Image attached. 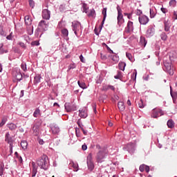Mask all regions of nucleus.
I'll use <instances>...</instances> for the list:
<instances>
[{
  "mask_svg": "<svg viewBox=\"0 0 177 177\" xmlns=\"http://www.w3.org/2000/svg\"><path fill=\"white\" fill-rule=\"evenodd\" d=\"M3 53H8V50H4L3 44H0V55H3Z\"/></svg>",
  "mask_w": 177,
  "mask_h": 177,
  "instance_id": "nucleus-34",
  "label": "nucleus"
},
{
  "mask_svg": "<svg viewBox=\"0 0 177 177\" xmlns=\"http://www.w3.org/2000/svg\"><path fill=\"white\" fill-rule=\"evenodd\" d=\"M102 13L104 17H103V20L101 24V28H103V26L104 25V21H106V17H107V8H104L102 9Z\"/></svg>",
  "mask_w": 177,
  "mask_h": 177,
  "instance_id": "nucleus-20",
  "label": "nucleus"
},
{
  "mask_svg": "<svg viewBox=\"0 0 177 177\" xmlns=\"http://www.w3.org/2000/svg\"><path fill=\"white\" fill-rule=\"evenodd\" d=\"M19 45L21 46V48H24L25 49L26 48V44L23 42H19Z\"/></svg>",
  "mask_w": 177,
  "mask_h": 177,
  "instance_id": "nucleus-59",
  "label": "nucleus"
},
{
  "mask_svg": "<svg viewBox=\"0 0 177 177\" xmlns=\"http://www.w3.org/2000/svg\"><path fill=\"white\" fill-rule=\"evenodd\" d=\"M32 23V19H31V17H30V16L28 15H26L25 17V24H26V26H30L29 29H28V33L29 34V35H32L34 32L33 27L31 26Z\"/></svg>",
  "mask_w": 177,
  "mask_h": 177,
  "instance_id": "nucleus-4",
  "label": "nucleus"
},
{
  "mask_svg": "<svg viewBox=\"0 0 177 177\" xmlns=\"http://www.w3.org/2000/svg\"><path fill=\"white\" fill-rule=\"evenodd\" d=\"M169 6H172V8H175L176 6V0H171L169 1Z\"/></svg>",
  "mask_w": 177,
  "mask_h": 177,
  "instance_id": "nucleus-40",
  "label": "nucleus"
},
{
  "mask_svg": "<svg viewBox=\"0 0 177 177\" xmlns=\"http://www.w3.org/2000/svg\"><path fill=\"white\" fill-rule=\"evenodd\" d=\"M118 106L120 111H124V110H125V105L124 104V102H119Z\"/></svg>",
  "mask_w": 177,
  "mask_h": 177,
  "instance_id": "nucleus-24",
  "label": "nucleus"
},
{
  "mask_svg": "<svg viewBox=\"0 0 177 177\" xmlns=\"http://www.w3.org/2000/svg\"><path fill=\"white\" fill-rule=\"evenodd\" d=\"M86 164L88 170L92 172L95 169V163L93 162V158H92V153H89L87 156Z\"/></svg>",
  "mask_w": 177,
  "mask_h": 177,
  "instance_id": "nucleus-3",
  "label": "nucleus"
},
{
  "mask_svg": "<svg viewBox=\"0 0 177 177\" xmlns=\"http://www.w3.org/2000/svg\"><path fill=\"white\" fill-rule=\"evenodd\" d=\"M164 26H165V31H169V29L171 28V26H169V22L168 21H164Z\"/></svg>",
  "mask_w": 177,
  "mask_h": 177,
  "instance_id": "nucleus-30",
  "label": "nucleus"
},
{
  "mask_svg": "<svg viewBox=\"0 0 177 177\" xmlns=\"http://www.w3.org/2000/svg\"><path fill=\"white\" fill-rule=\"evenodd\" d=\"M149 13H150V18L154 19V17H156V15L157 14V11L156 10L155 8H150Z\"/></svg>",
  "mask_w": 177,
  "mask_h": 177,
  "instance_id": "nucleus-23",
  "label": "nucleus"
},
{
  "mask_svg": "<svg viewBox=\"0 0 177 177\" xmlns=\"http://www.w3.org/2000/svg\"><path fill=\"white\" fill-rule=\"evenodd\" d=\"M79 115L81 118H86L88 117V109L86 107L80 109L79 110Z\"/></svg>",
  "mask_w": 177,
  "mask_h": 177,
  "instance_id": "nucleus-16",
  "label": "nucleus"
},
{
  "mask_svg": "<svg viewBox=\"0 0 177 177\" xmlns=\"http://www.w3.org/2000/svg\"><path fill=\"white\" fill-rule=\"evenodd\" d=\"M140 44L142 46H146L147 44V41H146V39L143 37H141L140 39Z\"/></svg>",
  "mask_w": 177,
  "mask_h": 177,
  "instance_id": "nucleus-29",
  "label": "nucleus"
},
{
  "mask_svg": "<svg viewBox=\"0 0 177 177\" xmlns=\"http://www.w3.org/2000/svg\"><path fill=\"white\" fill-rule=\"evenodd\" d=\"M109 89H111V91H115V88L114 87V86L106 85L103 86L104 91H109Z\"/></svg>",
  "mask_w": 177,
  "mask_h": 177,
  "instance_id": "nucleus-26",
  "label": "nucleus"
},
{
  "mask_svg": "<svg viewBox=\"0 0 177 177\" xmlns=\"http://www.w3.org/2000/svg\"><path fill=\"white\" fill-rule=\"evenodd\" d=\"M118 10V26H121L122 23H124V15H122V10L120 8V6H117Z\"/></svg>",
  "mask_w": 177,
  "mask_h": 177,
  "instance_id": "nucleus-9",
  "label": "nucleus"
},
{
  "mask_svg": "<svg viewBox=\"0 0 177 177\" xmlns=\"http://www.w3.org/2000/svg\"><path fill=\"white\" fill-rule=\"evenodd\" d=\"M138 21L140 24H142V26H146L149 21H150V19H149V17L146 15H140L138 17Z\"/></svg>",
  "mask_w": 177,
  "mask_h": 177,
  "instance_id": "nucleus-12",
  "label": "nucleus"
},
{
  "mask_svg": "<svg viewBox=\"0 0 177 177\" xmlns=\"http://www.w3.org/2000/svg\"><path fill=\"white\" fill-rule=\"evenodd\" d=\"M80 62H82V63H85V59H84V56L82 55H81L80 56Z\"/></svg>",
  "mask_w": 177,
  "mask_h": 177,
  "instance_id": "nucleus-54",
  "label": "nucleus"
},
{
  "mask_svg": "<svg viewBox=\"0 0 177 177\" xmlns=\"http://www.w3.org/2000/svg\"><path fill=\"white\" fill-rule=\"evenodd\" d=\"M39 115H41V110H39V109H36L33 113V117L37 118V117H39Z\"/></svg>",
  "mask_w": 177,
  "mask_h": 177,
  "instance_id": "nucleus-31",
  "label": "nucleus"
},
{
  "mask_svg": "<svg viewBox=\"0 0 177 177\" xmlns=\"http://www.w3.org/2000/svg\"><path fill=\"white\" fill-rule=\"evenodd\" d=\"M39 145H44V140H39Z\"/></svg>",
  "mask_w": 177,
  "mask_h": 177,
  "instance_id": "nucleus-63",
  "label": "nucleus"
},
{
  "mask_svg": "<svg viewBox=\"0 0 177 177\" xmlns=\"http://www.w3.org/2000/svg\"><path fill=\"white\" fill-rule=\"evenodd\" d=\"M82 8H83V12H84L85 13H88V8H86V3H83Z\"/></svg>",
  "mask_w": 177,
  "mask_h": 177,
  "instance_id": "nucleus-44",
  "label": "nucleus"
},
{
  "mask_svg": "<svg viewBox=\"0 0 177 177\" xmlns=\"http://www.w3.org/2000/svg\"><path fill=\"white\" fill-rule=\"evenodd\" d=\"M138 107H140V109H143L145 107V104H143V100H140L138 102Z\"/></svg>",
  "mask_w": 177,
  "mask_h": 177,
  "instance_id": "nucleus-41",
  "label": "nucleus"
},
{
  "mask_svg": "<svg viewBox=\"0 0 177 177\" xmlns=\"http://www.w3.org/2000/svg\"><path fill=\"white\" fill-rule=\"evenodd\" d=\"M77 84L80 88H82V89H86V88H88V86H86V84H85L84 82L78 81Z\"/></svg>",
  "mask_w": 177,
  "mask_h": 177,
  "instance_id": "nucleus-25",
  "label": "nucleus"
},
{
  "mask_svg": "<svg viewBox=\"0 0 177 177\" xmlns=\"http://www.w3.org/2000/svg\"><path fill=\"white\" fill-rule=\"evenodd\" d=\"M88 17H93L94 19L96 17V11L95 9H91L90 10V13L88 14Z\"/></svg>",
  "mask_w": 177,
  "mask_h": 177,
  "instance_id": "nucleus-28",
  "label": "nucleus"
},
{
  "mask_svg": "<svg viewBox=\"0 0 177 177\" xmlns=\"http://www.w3.org/2000/svg\"><path fill=\"white\" fill-rule=\"evenodd\" d=\"M115 80H121L122 78V72L118 71V74L114 76Z\"/></svg>",
  "mask_w": 177,
  "mask_h": 177,
  "instance_id": "nucleus-37",
  "label": "nucleus"
},
{
  "mask_svg": "<svg viewBox=\"0 0 177 177\" xmlns=\"http://www.w3.org/2000/svg\"><path fill=\"white\" fill-rule=\"evenodd\" d=\"M41 75H36L34 77V84L35 85H37V84H39V82H41Z\"/></svg>",
  "mask_w": 177,
  "mask_h": 177,
  "instance_id": "nucleus-22",
  "label": "nucleus"
},
{
  "mask_svg": "<svg viewBox=\"0 0 177 177\" xmlns=\"http://www.w3.org/2000/svg\"><path fill=\"white\" fill-rule=\"evenodd\" d=\"M172 19L173 20H177V11L173 12Z\"/></svg>",
  "mask_w": 177,
  "mask_h": 177,
  "instance_id": "nucleus-46",
  "label": "nucleus"
},
{
  "mask_svg": "<svg viewBox=\"0 0 177 177\" xmlns=\"http://www.w3.org/2000/svg\"><path fill=\"white\" fill-rule=\"evenodd\" d=\"M3 175V167L2 166H0V176H2Z\"/></svg>",
  "mask_w": 177,
  "mask_h": 177,
  "instance_id": "nucleus-53",
  "label": "nucleus"
},
{
  "mask_svg": "<svg viewBox=\"0 0 177 177\" xmlns=\"http://www.w3.org/2000/svg\"><path fill=\"white\" fill-rule=\"evenodd\" d=\"M161 12H162V13H167V12H168V10L167 8H162L160 9Z\"/></svg>",
  "mask_w": 177,
  "mask_h": 177,
  "instance_id": "nucleus-56",
  "label": "nucleus"
},
{
  "mask_svg": "<svg viewBox=\"0 0 177 177\" xmlns=\"http://www.w3.org/2000/svg\"><path fill=\"white\" fill-rule=\"evenodd\" d=\"M64 107L67 113H71V111H76L77 110V106L70 102L65 103Z\"/></svg>",
  "mask_w": 177,
  "mask_h": 177,
  "instance_id": "nucleus-10",
  "label": "nucleus"
},
{
  "mask_svg": "<svg viewBox=\"0 0 177 177\" xmlns=\"http://www.w3.org/2000/svg\"><path fill=\"white\" fill-rule=\"evenodd\" d=\"M81 130L82 131L84 135H88V131L84 129V127H81Z\"/></svg>",
  "mask_w": 177,
  "mask_h": 177,
  "instance_id": "nucleus-55",
  "label": "nucleus"
},
{
  "mask_svg": "<svg viewBox=\"0 0 177 177\" xmlns=\"http://www.w3.org/2000/svg\"><path fill=\"white\" fill-rule=\"evenodd\" d=\"M29 5L30 8H34V6H35V3L34 2V0H29Z\"/></svg>",
  "mask_w": 177,
  "mask_h": 177,
  "instance_id": "nucleus-43",
  "label": "nucleus"
},
{
  "mask_svg": "<svg viewBox=\"0 0 177 177\" xmlns=\"http://www.w3.org/2000/svg\"><path fill=\"white\" fill-rule=\"evenodd\" d=\"M73 167L75 171L77 172V171H78V164L73 163Z\"/></svg>",
  "mask_w": 177,
  "mask_h": 177,
  "instance_id": "nucleus-49",
  "label": "nucleus"
},
{
  "mask_svg": "<svg viewBox=\"0 0 177 177\" xmlns=\"http://www.w3.org/2000/svg\"><path fill=\"white\" fill-rule=\"evenodd\" d=\"M49 27V22L46 20H41L39 22L37 30L39 31H46Z\"/></svg>",
  "mask_w": 177,
  "mask_h": 177,
  "instance_id": "nucleus-5",
  "label": "nucleus"
},
{
  "mask_svg": "<svg viewBox=\"0 0 177 177\" xmlns=\"http://www.w3.org/2000/svg\"><path fill=\"white\" fill-rule=\"evenodd\" d=\"M24 96V91L21 90L20 93L19 97H23Z\"/></svg>",
  "mask_w": 177,
  "mask_h": 177,
  "instance_id": "nucleus-62",
  "label": "nucleus"
},
{
  "mask_svg": "<svg viewBox=\"0 0 177 177\" xmlns=\"http://www.w3.org/2000/svg\"><path fill=\"white\" fill-rule=\"evenodd\" d=\"M6 39H9V40L12 39V35H8V36L6 37Z\"/></svg>",
  "mask_w": 177,
  "mask_h": 177,
  "instance_id": "nucleus-64",
  "label": "nucleus"
},
{
  "mask_svg": "<svg viewBox=\"0 0 177 177\" xmlns=\"http://www.w3.org/2000/svg\"><path fill=\"white\" fill-rule=\"evenodd\" d=\"M13 75H14L15 78H16L17 81H21V80L23 78V75L21 74V72H20V71H14Z\"/></svg>",
  "mask_w": 177,
  "mask_h": 177,
  "instance_id": "nucleus-19",
  "label": "nucleus"
},
{
  "mask_svg": "<svg viewBox=\"0 0 177 177\" xmlns=\"http://www.w3.org/2000/svg\"><path fill=\"white\" fill-rule=\"evenodd\" d=\"M86 149H88V146H86V145H83L82 146V149L85 151V150H86Z\"/></svg>",
  "mask_w": 177,
  "mask_h": 177,
  "instance_id": "nucleus-58",
  "label": "nucleus"
},
{
  "mask_svg": "<svg viewBox=\"0 0 177 177\" xmlns=\"http://www.w3.org/2000/svg\"><path fill=\"white\" fill-rule=\"evenodd\" d=\"M145 171H146L147 172H149L150 171V167H149V166L147 165H145Z\"/></svg>",
  "mask_w": 177,
  "mask_h": 177,
  "instance_id": "nucleus-60",
  "label": "nucleus"
},
{
  "mask_svg": "<svg viewBox=\"0 0 177 177\" xmlns=\"http://www.w3.org/2000/svg\"><path fill=\"white\" fill-rule=\"evenodd\" d=\"M133 31V22L129 21L127 26L124 29V34H131Z\"/></svg>",
  "mask_w": 177,
  "mask_h": 177,
  "instance_id": "nucleus-13",
  "label": "nucleus"
},
{
  "mask_svg": "<svg viewBox=\"0 0 177 177\" xmlns=\"http://www.w3.org/2000/svg\"><path fill=\"white\" fill-rule=\"evenodd\" d=\"M32 46H38L39 45V41H35L31 42Z\"/></svg>",
  "mask_w": 177,
  "mask_h": 177,
  "instance_id": "nucleus-45",
  "label": "nucleus"
},
{
  "mask_svg": "<svg viewBox=\"0 0 177 177\" xmlns=\"http://www.w3.org/2000/svg\"><path fill=\"white\" fill-rule=\"evenodd\" d=\"M7 127L10 131H16V129H17V125L15 124L14 123L8 124Z\"/></svg>",
  "mask_w": 177,
  "mask_h": 177,
  "instance_id": "nucleus-21",
  "label": "nucleus"
},
{
  "mask_svg": "<svg viewBox=\"0 0 177 177\" xmlns=\"http://www.w3.org/2000/svg\"><path fill=\"white\" fill-rule=\"evenodd\" d=\"M81 23L78 22L77 21H75L72 22V30L74 31V34L76 35V37H78V31L81 30Z\"/></svg>",
  "mask_w": 177,
  "mask_h": 177,
  "instance_id": "nucleus-7",
  "label": "nucleus"
},
{
  "mask_svg": "<svg viewBox=\"0 0 177 177\" xmlns=\"http://www.w3.org/2000/svg\"><path fill=\"white\" fill-rule=\"evenodd\" d=\"M5 124H6V120L3 119L1 122L0 123V127H3L5 125Z\"/></svg>",
  "mask_w": 177,
  "mask_h": 177,
  "instance_id": "nucleus-51",
  "label": "nucleus"
},
{
  "mask_svg": "<svg viewBox=\"0 0 177 177\" xmlns=\"http://www.w3.org/2000/svg\"><path fill=\"white\" fill-rule=\"evenodd\" d=\"M145 165H140V167H139V169H140V172H143L145 171Z\"/></svg>",
  "mask_w": 177,
  "mask_h": 177,
  "instance_id": "nucleus-50",
  "label": "nucleus"
},
{
  "mask_svg": "<svg viewBox=\"0 0 177 177\" xmlns=\"http://www.w3.org/2000/svg\"><path fill=\"white\" fill-rule=\"evenodd\" d=\"M41 16L44 20H49L50 19V11L48 9L43 10Z\"/></svg>",
  "mask_w": 177,
  "mask_h": 177,
  "instance_id": "nucleus-14",
  "label": "nucleus"
},
{
  "mask_svg": "<svg viewBox=\"0 0 177 177\" xmlns=\"http://www.w3.org/2000/svg\"><path fill=\"white\" fill-rule=\"evenodd\" d=\"M162 41H167V39H168V36L167 35V34L164 32H162L160 35Z\"/></svg>",
  "mask_w": 177,
  "mask_h": 177,
  "instance_id": "nucleus-35",
  "label": "nucleus"
},
{
  "mask_svg": "<svg viewBox=\"0 0 177 177\" xmlns=\"http://www.w3.org/2000/svg\"><path fill=\"white\" fill-rule=\"evenodd\" d=\"M142 13H143V12H142L141 10H137V11H136V15H137L138 16H140V15H142Z\"/></svg>",
  "mask_w": 177,
  "mask_h": 177,
  "instance_id": "nucleus-57",
  "label": "nucleus"
},
{
  "mask_svg": "<svg viewBox=\"0 0 177 177\" xmlns=\"http://www.w3.org/2000/svg\"><path fill=\"white\" fill-rule=\"evenodd\" d=\"M28 146V143L26 140H23L21 142V147H22L23 150H27V147Z\"/></svg>",
  "mask_w": 177,
  "mask_h": 177,
  "instance_id": "nucleus-27",
  "label": "nucleus"
},
{
  "mask_svg": "<svg viewBox=\"0 0 177 177\" xmlns=\"http://www.w3.org/2000/svg\"><path fill=\"white\" fill-rule=\"evenodd\" d=\"M126 56L129 59V60H130V62H132V60H133V58L132 57V55L131 53H127Z\"/></svg>",
  "mask_w": 177,
  "mask_h": 177,
  "instance_id": "nucleus-42",
  "label": "nucleus"
},
{
  "mask_svg": "<svg viewBox=\"0 0 177 177\" xmlns=\"http://www.w3.org/2000/svg\"><path fill=\"white\" fill-rule=\"evenodd\" d=\"M106 153L104 151H100L96 156V160L98 162H102L103 158H104Z\"/></svg>",
  "mask_w": 177,
  "mask_h": 177,
  "instance_id": "nucleus-15",
  "label": "nucleus"
},
{
  "mask_svg": "<svg viewBox=\"0 0 177 177\" xmlns=\"http://www.w3.org/2000/svg\"><path fill=\"white\" fill-rule=\"evenodd\" d=\"M5 142L10 145L9 147L12 150L13 147V137L10 136V133L9 132H7L5 135Z\"/></svg>",
  "mask_w": 177,
  "mask_h": 177,
  "instance_id": "nucleus-11",
  "label": "nucleus"
},
{
  "mask_svg": "<svg viewBox=\"0 0 177 177\" xmlns=\"http://www.w3.org/2000/svg\"><path fill=\"white\" fill-rule=\"evenodd\" d=\"M167 127L168 128H174V127H175V123L174 122V120H169L167 121Z\"/></svg>",
  "mask_w": 177,
  "mask_h": 177,
  "instance_id": "nucleus-33",
  "label": "nucleus"
},
{
  "mask_svg": "<svg viewBox=\"0 0 177 177\" xmlns=\"http://www.w3.org/2000/svg\"><path fill=\"white\" fill-rule=\"evenodd\" d=\"M50 129L53 135H57V133L60 132V128L57 127V124H52L50 126Z\"/></svg>",
  "mask_w": 177,
  "mask_h": 177,
  "instance_id": "nucleus-18",
  "label": "nucleus"
},
{
  "mask_svg": "<svg viewBox=\"0 0 177 177\" xmlns=\"http://www.w3.org/2000/svg\"><path fill=\"white\" fill-rule=\"evenodd\" d=\"M112 60H113V62H118V57H117V55H113V56L112 57Z\"/></svg>",
  "mask_w": 177,
  "mask_h": 177,
  "instance_id": "nucleus-52",
  "label": "nucleus"
},
{
  "mask_svg": "<svg viewBox=\"0 0 177 177\" xmlns=\"http://www.w3.org/2000/svg\"><path fill=\"white\" fill-rule=\"evenodd\" d=\"M0 35H5V31H3V28L0 25Z\"/></svg>",
  "mask_w": 177,
  "mask_h": 177,
  "instance_id": "nucleus-47",
  "label": "nucleus"
},
{
  "mask_svg": "<svg viewBox=\"0 0 177 177\" xmlns=\"http://www.w3.org/2000/svg\"><path fill=\"white\" fill-rule=\"evenodd\" d=\"M21 68L23 71H27V64L26 62H22L21 64Z\"/></svg>",
  "mask_w": 177,
  "mask_h": 177,
  "instance_id": "nucleus-39",
  "label": "nucleus"
},
{
  "mask_svg": "<svg viewBox=\"0 0 177 177\" xmlns=\"http://www.w3.org/2000/svg\"><path fill=\"white\" fill-rule=\"evenodd\" d=\"M125 66H127L125 62H120L118 64L119 69L122 70V71H124L125 70Z\"/></svg>",
  "mask_w": 177,
  "mask_h": 177,
  "instance_id": "nucleus-32",
  "label": "nucleus"
},
{
  "mask_svg": "<svg viewBox=\"0 0 177 177\" xmlns=\"http://www.w3.org/2000/svg\"><path fill=\"white\" fill-rule=\"evenodd\" d=\"M161 115H164V112L160 109L155 108L152 110L151 114L152 118H158V117H161Z\"/></svg>",
  "mask_w": 177,
  "mask_h": 177,
  "instance_id": "nucleus-6",
  "label": "nucleus"
},
{
  "mask_svg": "<svg viewBox=\"0 0 177 177\" xmlns=\"http://www.w3.org/2000/svg\"><path fill=\"white\" fill-rule=\"evenodd\" d=\"M155 32H156V29L154 28V26H153L152 25L148 26V29L147 30V35L148 37H153Z\"/></svg>",
  "mask_w": 177,
  "mask_h": 177,
  "instance_id": "nucleus-17",
  "label": "nucleus"
},
{
  "mask_svg": "<svg viewBox=\"0 0 177 177\" xmlns=\"http://www.w3.org/2000/svg\"><path fill=\"white\" fill-rule=\"evenodd\" d=\"M62 34L65 37H68V30H67V29H62Z\"/></svg>",
  "mask_w": 177,
  "mask_h": 177,
  "instance_id": "nucleus-38",
  "label": "nucleus"
},
{
  "mask_svg": "<svg viewBox=\"0 0 177 177\" xmlns=\"http://www.w3.org/2000/svg\"><path fill=\"white\" fill-rule=\"evenodd\" d=\"M77 124L80 129L82 128V123L81 122V121H77Z\"/></svg>",
  "mask_w": 177,
  "mask_h": 177,
  "instance_id": "nucleus-61",
  "label": "nucleus"
},
{
  "mask_svg": "<svg viewBox=\"0 0 177 177\" xmlns=\"http://www.w3.org/2000/svg\"><path fill=\"white\" fill-rule=\"evenodd\" d=\"M37 164L41 169L46 171L49 167V159L48 156L43 155L37 160Z\"/></svg>",
  "mask_w": 177,
  "mask_h": 177,
  "instance_id": "nucleus-1",
  "label": "nucleus"
},
{
  "mask_svg": "<svg viewBox=\"0 0 177 177\" xmlns=\"http://www.w3.org/2000/svg\"><path fill=\"white\" fill-rule=\"evenodd\" d=\"M163 70L168 73L169 75H174V66H172V59L169 57V59L164 60Z\"/></svg>",
  "mask_w": 177,
  "mask_h": 177,
  "instance_id": "nucleus-2",
  "label": "nucleus"
},
{
  "mask_svg": "<svg viewBox=\"0 0 177 177\" xmlns=\"http://www.w3.org/2000/svg\"><path fill=\"white\" fill-rule=\"evenodd\" d=\"M32 166H33V169H32V177H35V175H37V169L35 168V163H34V162L32 163Z\"/></svg>",
  "mask_w": 177,
  "mask_h": 177,
  "instance_id": "nucleus-36",
  "label": "nucleus"
},
{
  "mask_svg": "<svg viewBox=\"0 0 177 177\" xmlns=\"http://www.w3.org/2000/svg\"><path fill=\"white\" fill-rule=\"evenodd\" d=\"M135 149H136V145L132 142L127 144L123 147V150H127L130 154H133L135 153Z\"/></svg>",
  "mask_w": 177,
  "mask_h": 177,
  "instance_id": "nucleus-8",
  "label": "nucleus"
},
{
  "mask_svg": "<svg viewBox=\"0 0 177 177\" xmlns=\"http://www.w3.org/2000/svg\"><path fill=\"white\" fill-rule=\"evenodd\" d=\"M76 66L75 64H71L68 66V70H73L75 68Z\"/></svg>",
  "mask_w": 177,
  "mask_h": 177,
  "instance_id": "nucleus-48",
  "label": "nucleus"
}]
</instances>
